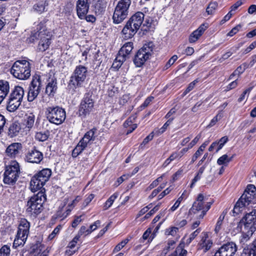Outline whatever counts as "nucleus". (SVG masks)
I'll return each instance as SVG.
<instances>
[{"label": "nucleus", "mask_w": 256, "mask_h": 256, "mask_svg": "<svg viewBox=\"0 0 256 256\" xmlns=\"http://www.w3.org/2000/svg\"><path fill=\"white\" fill-rule=\"evenodd\" d=\"M144 16L142 12H137L130 17L122 32L124 38L128 40L134 36L142 26Z\"/></svg>", "instance_id": "1"}, {"label": "nucleus", "mask_w": 256, "mask_h": 256, "mask_svg": "<svg viewBox=\"0 0 256 256\" xmlns=\"http://www.w3.org/2000/svg\"><path fill=\"white\" fill-rule=\"evenodd\" d=\"M46 200L45 190L44 188L36 194L32 196L28 201L26 211L30 215L36 216L43 210V204Z\"/></svg>", "instance_id": "2"}, {"label": "nucleus", "mask_w": 256, "mask_h": 256, "mask_svg": "<svg viewBox=\"0 0 256 256\" xmlns=\"http://www.w3.org/2000/svg\"><path fill=\"white\" fill-rule=\"evenodd\" d=\"M208 198L202 194H200L196 200L189 210L190 214H196V217L199 218H202L206 215V212L210 209L212 201L207 202Z\"/></svg>", "instance_id": "3"}, {"label": "nucleus", "mask_w": 256, "mask_h": 256, "mask_svg": "<svg viewBox=\"0 0 256 256\" xmlns=\"http://www.w3.org/2000/svg\"><path fill=\"white\" fill-rule=\"evenodd\" d=\"M10 72L16 78L21 80H27L30 76V64L26 60H16L12 66Z\"/></svg>", "instance_id": "4"}, {"label": "nucleus", "mask_w": 256, "mask_h": 256, "mask_svg": "<svg viewBox=\"0 0 256 256\" xmlns=\"http://www.w3.org/2000/svg\"><path fill=\"white\" fill-rule=\"evenodd\" d=\"M88 75V68L82 65L76 66L70 78L68 86L74 92L82 86Z\"/></svg>", "instance_id": "5"}, {"label": "nucleus", "mask_w": 256, "mask_h": 256, "mask_svg": "<svg viewBox=\"0 0 256 256\" xmlns=\"http://www.w3.org/2000/svg\"><path fill=\"white\" fill-rule=\"evenodd\" d=\"M20 174L18 163L16 160H12L5 166L4 174V182L9 186H14Z\"/></svg>", "instance_id": "6"}, {"label": "nucleus", "mask_w": 256, "mask_h": 256, "mask_svg": "<svg viewBox=\"0 0 256 256\" xmlns=\"http://www.w3.org/2000/svg\"><path fill=\"white\" fill-rule=\"evenodd\" d=\"M24 94V88L20 86H16L12 90L7 100V110L10 112L16 110L20 106Z\"/></svg>", "instance_id": "7"}, {"label": "nucleus", "mask_w": 256, "mask_h": 256, "mask_svg": "<svg viewBox=\"0 0 256 256\" xmlns=\"http://www.w3.org/2000/svg\"><path fill=\"white\" fill-rule=\"evenodd\" d=\"M132 0H120L117 3L112 16L113 22L119 24L128 15Z\"/></svg>", "instance_id": "8"}, {"label": "nucleus", "mask_w": 256, "mask_h": 256, "mask_svg": "<svg viewBox=\"0 0 256 256\" xmlns=\"http://www.w3.org/2000/svg\"><path fill=\"white\" fill-rule=\"evenodd\" d=\"M154 46L152 42L145 44L135 55L134 62L136 67H140L150 59L153 53Z\"/></svg>", "instance_id": "9"}, {"label": "nucleus", "mask_w": 256, "mask_h": 256, "mask_svg": "<svg viewBox=\"0 0 256 256\" xmlns=\"http://www.w3.org/2000/svg\"><path fill=\"white\" fill-rule=\"evenodd\" d=\"M48 120L52 124L60 125L64 122L66 118L64 109L58 106H48L46 110Z\"/></svg>", "instance_id": "10"}, {"label": "nucleus", "mask_w": 256, "mask_h": 256, "mask_svg": "<svg viewBox=\"0 0 256 256\" xmlns=\"http://www.w3.org/2000/svg\"><path fill=\"white\" fill-rule=\"evenodd\" d=\"M94 102L92 96L86 94L80 101L78 106L77 114L82 118H85L94 111Z\"/></svg>", "instance_id": "11"}, {"label": "nucleus", "mask_w": 256, "mask_h": 256, "mask_svg": "<svg viewBox=\"0 0 256 256\" xmlns=\"http://www.w3.org/2000/svg\"><path fill=\"white\" fill-rule=\"evenodd\" d=\"M240 230L254 232L256 230V210L246 214L238 224Z\"/></svg>", "instance_id": "12"}, {"label": "nucleus", "mask_w": 256, "mask_h": 256, "mask_svg": "<svg viewBox=\"0 0 256 256\" xmlns=\"http://www.w3.org/2000/svg\"><path fill=\"white\" fill-rule=\"evenodd\" d=\"M42 86L40 76L36 74L33 76L30 85L29 86L28 94V100L32 102L38 96Z\"/></svg>", "instance_id": "13"}, {"label": "nucleus", "mask_w": 256, "mask_h": 256, "mask_svg": "<svg viewBox=\"0 0 256 256\" xmlns=\"http://www.w3.org/2000/svg\"><path fill=\"white\" fill-rule=\"evenodd\" d=\"M42 86L40 76L36 74L33 76L30 85L29 86L28 94V100L32 102L38 96Z\"/></svg>", "instance_id": "14"}, {"label": "nucleus", "mask_w": 256, "mask_h": 256, "mask_svg": "<svg viewBox=\"0 0 256 256\" xmlns=\"http://www.w3.org/2000/svg\"><path fill=\"white\" fill-rule=\"evenodd\" d=\"M236 251V244L233 242H228L220 248L214 256H234Z\"/></svg>", "instance_id": "15"}, {"label": "nucleus", "mask_w": 256, "mask_h": 256, "mask_svg": "<svg viewBox=\"0 0 256 256\" xmlns=\"http://www.w3.org/2000/svg\"><path fill=\"white\" fill-rule=\"evenodd\" d=\"M92 0H78L76 2V10L78 18L83 20L88 12L90 2Z\"/></svg>", "instance_id": "16"}, {"label": "nucleus", "mask_w": 256, "mask_h": 256, "mask_svg": "<svg viewBox=\"0 0 256 256\" xmlns=\"http://www.w3.org/2000/svg\"><path fill=\"white\" fill-rule=\"evenodd\" d=\"M43 158V154L36 148L29 150L25 158L26 160L28 162L36 164H40Z\"/></svg>", "instance_id": "17"}, {"label": "nucleus", "mask_w": 256, "mask_h": 256, "mask_svg": "<svg viewBox=\"0 0 256 256\" xmlns=\"http://www.w3.org/2000/svg\"><path fill=\"white\" fill-rule=\"evenodd\" d=\"M200 240L198 242L199 248L206 252L212 247L213 242L206 232H202L200 234Z\"/></svg>", "instance_id": "18"}, {"label": "nucleus", "mask_w": 256, "mask_h": 256, "mask_svg": "<svg viewBox=\"0 0 256 256\" xmlns=\"http://www.w3.org/2000/svg\"><path fill=\"white\" fill-rule=\"evenodd\" d=\"M48 253L43 244L36 243L31 247L30 256H48Z\"/></svg>", "instance_id": "19"}, {"label": "nucleus", "mask_w": 256, "mask_h": 256, "mask_svg": "<svg viewBox=\"0 0 256 256\" xmlns=\"http://www.w3.org/2000/svg\"><path fill=\"white\" fill-rule=\"evenodd\" d=\"M35 122V116L33 113H29L25 116L24 120V124L26 128L28 130H30L32 128L34 129H36L38 130H39L38 128V122H36L35 126L34 124Z\"/></svg>", "instance_id": "20"}, {"label": "nucleus", "mask_w": 256, "mask_h": 256, "mask_svg": "<svg viewBox=\"0 0 256 256\" xmlns=\"http://www.w3.org/2000/svg\"><path fill=\"white\" fill-rule=\"evenodd\" d=\"M208 27L207 24H202L196 30L194 31L190 36L189 42L190 43L196 42Z\"/></svg>", "instance_id": "21"}, {"label": "nucleus", "mask_w": 256, "mask_h": 256, "mask_svg": "<svg viewBox=\"0 0 256 256\" xmlns=\"http://www.w3.org/2000/svg\"><path fill=\"white\" fill-rule=\"evenodd\" d=\"M96 128H92L88 131L80 140V141L86 147L93 143L96 139Z\"/></svg>", "instance_id": "22"}, {"label": "nucleus", "mask_w": 256, "mask_h": 256, "mask_svg": "<svg viewBox=\"0 0 256 256\" xmlns=\"http://www.w3.org/2000/svg\"><path fill=\"white\" fill-rule=\"evenodd\" d=\"M68 200L64 199V204L62 206H59L58 210L56 214V218H60L61 220H62L70 214L72 211V208H68L67 206H65Z\"/></svg>", "instance_id": "23"}, {"label": "nucleus", "mask_w": 256, "mask_h": 256, "mask_svg": "<svg viewBox=\"0 0 256 256\" xmlns=\"http://www.w3.org/2000/svg\"><path fill=\"white\" fill-rule=\"evenodd\" d=\"M30 223L25 218H22L18 226L17 234L24 236H28Z\"/></svg>", "instance_id": "24"}, {"label": "nucleus", "mask_w": 256, "mask_h": 256, "mask_svg": "<svg viewBox=\"0 0 256 256\" xmlns=\"http://www.w3.org/2000/svg\"><path fill=\"white\" fill-rule=\"evenodd\" d=\"M22 148V144L19 142H14L10 144L6 150L7 155L11 158H15L18 156Z\"/></svg>", "instance_id": "25"}, {"label": "nucleus", "mask_w": 256, "mask_h": 256, "mask_svg": "<svg viewBox=\"0 0 256 256\" xmlns=\"http://www.w3.org/2000/svg\"><path fill=\"white\" fill-rule=\"evenodd\" d=\"M9 82L5 80H0V104L10 92Z\"/></svg>", "instance_id": "26"}, {"label": "nucleus", "mask_w": 256, "mask_h": 256, "mask_svg": "<svg viewBox=\"0 0 256 256\" xmlns=\"http://www.w3.org/2000/svg\"><path fill=\"white\" fill-rule=\"evenodd\" d=\"M256 188L254 184L247 186L246 190L242 196L247 200V202H251L256 194Z\"/></svg>", "instance_id": "27"}, {"label": "nucleus", "mask_w": 256, "mask_h": 256, "mask_svg": "<svg viewBox=\"0 0 256 256\" xmlns=\"http://www.w3.org/2000/svg\"><path fill=\"white\" fill-rule=\"evenodd\" d=\"M250 203V202H247L246 200L241 196L234 206L233 212L238 214L242 212Z\"/></svg>", "instance_id": "28"}, {"label": "nucleus", "mask_w": 256, "mask_h": 256, "mask_svg": "<svg viewBox=\"0 0 256 256\" xmlns=\"http://www.w3.org/2000/svg\"><path fill=\"white\" fill-rule=\"evenodd\" d=\"M50 38L43 32L42 36L40 37V41L38 45V48L40 51L44 52L46 50L50 44Z\"/></svg>", "instance_id": "29"}, {"label": "nucleus", "mask_w": 256, "mask_h": 256, "mask_svg": "<svg viewBox=\"0 0 256 256\" xmlns=\"http://www.w3.org/2000/svg\"><path fill=\"white\" fill-rule=\"evenodd\" d=\"M57 82L55 78H52L46 88V93L49 96H54L57 90Z\"/></svg>", "instance_id": "30"}, {"label": "nucleus", "mask_w": 256, "mask_h": 256, "mask_svg": "<svg viewBox=\"0 0 256 256\" xmlns=\"http://www.w3.org/2000/svg\"><path fill=\"white\" fill-rule=\"evenodd\" d=\"M52 174V171L49 168H44L40 171L35 176L39 178L40 182L44 184L48 181Z\"/></svg>", "instance_id": "31"}, {"label": "nucleus", "mask_w": 256, "mask_h": 256, "mask_svg": "<svg viewBox=\"0 0 256 256\" xmlns=\"http://www.w3.org/2000/svg\"><path fill=\"white\" fill-rule=\"evenodd\" d=\"M90 4H92V10L96 14H101L104 11V7L100 0H92L90 2Z\"/></svg>", "instance_id": "32"}, {"label": "nucleus", "mask_w": 256, "mask_h": 256, "mask_svg": "<svg viewBox=\"0 0 256 256\" xmlns=\"http://www.w3.org/2000/svg\"><path fill=\"white\" fill-rule=\"evenodd\" d=\"M132 49L133 43L132 42H126L121 48L118 52V54L122 56L126 59Z\"/></svg>", "instance_id": "33"}, {"label": "nucleus", "mask_w": 256, "mask_h": 256, "mask_svg": "<svg viewBox=\"0 0 256 256\" xmlns=\"http://www.w3.org/2000/svg\"><path fill=\"white\" fill-rule=\"evenodd\" d=\"M35 175L32 178L30 182V189L32 192H35L44 186V184Z\"/></svg>", "instance_id": "34"}, {"label": "nucleus", "mask_w": 256, "mask_h": 256, "mask_svg": "<svg viewBox=\"0 0 256 256\" xmlns=\"http://www.w3.org/2000/svg\"><path fill=\"white\" fill-rule=\"evenodd\" d=\"M242 232V235L240 237L239 242L242 247H244L247 244V242L250 240V238L254 232L246 230L244 232L242 230H240Z\"/></svg>", "instance_id": "35"}, {"label": "nucleus", "mask_w": 256, "mask_h": 256, "mask_svg": "<svg viewBox=\"0 0 256 256\" xmlns=\"http://www.w3.org/2000/svg\"><path fill=\"white\" fill-rule=\"evenodd\" d=\"M242 254L246 256H256V240L251 244L244 247Z\"/></svg>", "instance_id": "36"}, {"label": "nucleus", "mask_w": 256, "mask_h": 256, "mask_svg": "<svg viewBox=\"0 0 256 256\" xmlns=\"http://www.w3.org/2000/svg\"><path fill=\"white\" fill-rule=\"evenodd\" d=\"M126 60L125 58L118 54L112 63V68L114 70H118Z\"/></svg>", "instance_id": "37"}, {"label": "nucleus", "mask_w": 256, "mask_h": 256, "mask_svg": "<svg viewBox=\"0 0 256 256\" xmlns=\"http://www.w3.org/2000/svg\"><path fill=\"white\" fill-rule=\"evenodd\" d=\"M20 130V126L18 123H12L8 128V134L10 138H13L18 134Z\"/></svg>", "instance_id": "38"}, {"label": "nucleus", "mask_w": 256, "mask_h": 256, "mask_svg": "<svg viewBox=\"0 0 256 256\" xmlns=\"http://www.w3.org/2000/svg\"><path fill=\"white\" fill-rule=\"evenodd\" d=\"M28 237L21 234H16V237L13 243V247L17 248L18 246H22L25 244Z\"/></svg>", "instance_id": "39"}, {"label": "nucleus", "mask_w": 256, "mask_h": 256, "mask_svg": "<svg viewBox=\"0 0 256 256\" xmlns=\"http://www.w3.org/2000/svg\"><path fill=\"white\" fill-rule=\"evenodd\" d=\"M86 148L80 140L72 152V156L76 158Z\"/></svg>", "instance_id": "40"}, {"label": "nucleus", "mask_w": 256, "mask_h": 256, "mask_svg": "<svg viewBox=\"0 0 256 256\" xmlns=\"http://www.w3.org/2000/svg\"><path fill=\"white\" fill-rule=\"evenodd\" d=\"M184 244L180 243L176 248L175 252L170 256H186L187 250L184 248Z\"/></svg>", "instance_id": "41"}, {"label": "nucleus", "mask_w": 256, "mask_h": 256, "mask_svg": "<svg viewBox=\"0 0 256 256\" xmlns=\"http://www.w3.org/2000/svg\"><path fill=\"white\" fill-rule=\"evenodd\" d=\"M49 136L48 131L36 132L35 134V138L40 142H44L48 140Z\"/></svg>", "instance_id": "42"}, {"label": "nucleus", "mask_w": 256, "mask_h": 256, "mask_svg": "<svg viewBox=\"0 0 256 256\" xmlns=\"http://www.w3.org/2000/svg\"><path fill=\"white\" fill-rule=\"evenodd\" d=\"M118 194L116 192H115L108 198V200L106 202L104 206V210H108L112 206L114 201L118 197Z\"/></svg>", "instance_id": "43"}, {"label": "nucleus", "mask_w": 256, "mask_h": 256, "mask_svg": "<svg viewBox=\"0 0 256 256\" xmlns=\"http://www.w3.org/2000/svg\"><path fill=\"white\" fill-rule=\"evenodd\" d=\"M48 5L46 1H42L36 4L34 6V9L40 14L42 13L45 10L46 6Z\"/></svg>", "instance_id": "44"}, {"label": "nucleus", "mask_w": 256, "mask_h": 256, "mask_svg": "<svg viewBox=\"0 0 256 256\" xmlns=\"http://www.w3.org/2000/svg\"><path fill=\"white\" fill-rule=\"evenodd\" d=\"M62 228V225L59 224L56 226L53 231L48 235V240H53L57 235H58Z\"/></svg>", "instance_id": "45"}, {"label": "nucleus", "mask_w": 256, "mask_h": 256, "mask_svg": "<svg viewBox=\"0 0 256 256\" xmlns=\"http://www.w3.org/2000/svg\"><path fill=\"white\" fill-rule=\"evenodd\" d=\"M201 228H198L193 232H192L188 237L186 239V242H184L187 245H188L192 240H194L196 237L201 232Z\"/></svg>", "instance_id": "46"}, {"label": "nucleus", "mask_w": 256, "mask_h": 256, "mask_svg": "<svg viewBox=\"0 0 256 256\" xmlns=\"http://www.w3.org/2000/svg\"><path fill=\"white\" fill-rule=\"evenodd\" d=\"M179 154L176 152H174L164 161L162 164V167H166L172 161L178 158Z\"/></svg>", "instance_id": "47"}, {"label": "nucleus", "mask_w": 256, "mask_h": 256, "mask_svg": "<svg viewBox=\"0 0 256 256\" xmlns=\"http://www.w3.org/2000/svg\"><path fill=\"white\" fill-rule=\"evenodd\" d=\"M43 32L38 31L35 32H32L29 38L27 39L28 43H33L35 42L36 40L38 39V37L40 38L42 36Z\"/></svg>", "instance_id": "48"}, {"label": "nucleus", "mask_w": 256, "mask_h": 256, "mask_svg": "<svg viewBox=\"0 0 256 256\" xmlns=\"http://www.w3.org/2000/svg\"><path fill=\"white\" fill-rule=\"evenodd\" d=\"M108 94L110 98H116L118 96V88L113 86H109Z\"/></svg>", "instance_id": "49"}, {"label": "nucleus", "mask_w": 256, "mask_h": 256, "mask_svg": "<svg viewBox=\"0 0 256 256\" xmlns=\"http://www.w3.org/2000/svg\"><path fill=\"white\" fill-rule=\"evenodd\" d=\"M231 160L232 158H230L227 154H224L218 158L217 164L218 165L227 164Z\"/></svg>", "instance_id": "50"}, {"label": "nucleus", "mask_w": 256, "mask_h": 256, "mask_svg": "<svg viewBox=\"0 0 256 256\" xmlns=\"http://www.w3.org/2000/svg\"><path fill=\"white\" fill-rule=\"evenodd\" d=\"M217 7L218 4L216 2H210L206 8V12L208 14H212L214 13Z\"/></svg>", "instance_id": "51"}, {"label": "nucleus", "mask_w": 256, "mask_h": 256, "mask_svg": "<svg viewBox=\"0 0 256 256\" xmlns=\"http://www.w3.org/2000/svg\"><path fill=\"white\" fill-rule=\"evenodd\" d=\"M10 246L7 244L4 245L0 248V256H10Z\"/></svg>", "instance_id": "52"}, {"label": "nucleus", "mask_w": 256, "mask_h": 256, "mask_svg": "<svg viewBox=\"0 0 256 256\" xmlns=\"http://www.w3.org/2000/svg\"><path fill=\"white\" fill-rule=\"evenodd\" d=\"M175 246L176 241L174 240H168L166 246L163 250V252L166 254L169 250L173 249L175 247Z\"/></svg>", "instance_id": "53"}, {"label": "nucleus", "mask_w": 256, "mask_h": 256, "mask_svg": "<svg viewBox=\"0 0 256 256\" xmlns=\"http://www.w3.org/2000/svg\"><path fill=\"white\" fill-rule=\"evenodd\" d=\"M174 120V118H172L168 119L166 122L163 125V126L158 130V134L160 135L164 133L166 130L167 128L170 126L172 122Z\"/></svg>", "instance_id": "54"}, {"label": "nucleus", "mask_w": 256, "mask_h": 256, "mask_svg": "<svg viewBox=\"0 0 256 256\" xmlns=\"http://www.w3.org/2000/svg\"><path fill=\"white\" fill-rule=\"evenodd\" d=\"M242 66H240L237 68L230 75L229 77V80L234 79V77L235 76H239L242 74L244 72V70L242 68Z\"/></svg>", "instance_id": "55"}, {"label": "nucleus", "mask_w": 256, "mask_h": 256, "mask_svg": "<svg viewBox=\"0 0 256 256\" xmlns=\"http://www.w3.org/2000/svg\"><path fill=\"white\" fill-rule=\"evenodd\" d=\"M151 233V230L150 228L147 229L145 232L144 233L142 239L140 240L141 242H144V240H148V242H151L153 238H149L150 234Z\"/></svg>", "instance_id": "56"}, {"label": "nucleus", "mask_w": 256, "mask_h": 256, "mask_svg": "<svg viewBox=\"0 0 256 256\" xmlns=\"http://www.w3.org/2000/svg\"><path fill=\"white\" fill-rule=\"evenodd\" d=\"M199 82L198 79H196L193 82H191L188 86L186 89L184 90V92L183 93L184 95H186L188 93L190 92L192 90L196 84Z\"/></svg>", "instance_id": "57"}, {"label": "nucleus", "mask_w": 256, "mask_h": 256, "mask_svg": "<svg viewBox=\"0 0 256 256\" xmlns=\"http://www.w3.org/2000/svg\"><path fill=\"white\" fill-rule=\"evenodd\" d=\"M184 193H182V194L176 200L174 204L171 207L170 210L172 212L176 210L178 208L180 202L184 200Z\"/></svg>", "instance_id": "58"}, {"label": "nucleus", "mask_w": 256, "mask_h": 256, "mask_svg": "<svg viewBox=\"0 0 256 256\" xmlns=\"http://www.w3.org/2000/svg\"><path fill=\"white\" fill-rule=\"evenodd\" d=\"M222 117V114L218 113L216 116H215L210 122V124L208 126V127L210 128L214 126L218 120H220Z\"/></svg>", "instance_id": "59"}, {"label": "nucleus", "mask_w": 256, "mask_h": 256, "mask_svg": "<svg viewBox=\"0 0 256 256\" xmlns=\"http://www.w3.org/2000/svg\"><path fill=\"white\" fill-rule=\"evenodd\" d=\"M129 239L126 238L124 240L122 241L120 243L116 246L114 250V252H116L120 251L124 246L129 242Z\"/></svg>", "instance_id": "60"}, {"label": "nucleus", "mask_w": 256, "mask_h": 256, "mask_svg": "<svg viewBox=\"0 0 256 256\" xmlns=\"http://www.w3.org/2000/svg\"><path fill=\"white\" fill-rule=\"evenodd\" d=\"M228 141V138L227 136H223L222 137L218 142H217L218 143V147L216 150V152H218L219 151L220 149L222 148L224 146V144Z\"/></svg>", "instance_id": "61"}, {"label": "nucleus", "mask_w": 256, "mask_h": 256, "mask_svg": "<svg viewBox=\"0 0 256 256\" xmlns=\"http://www.w3.org/2000/svg\"><path fill=\"white\" fill-rule=\"evenodd\" d=\"M136 118V116H132L129 117L124 123V128H128L132 124H134V122H135Z\"/></svg>", "instance_id": "62"}, {"label": "nucleus", "mask_w": 256, "mask_h": 256, "mask_svg": "<svg viewBox=\"0 0 256 256\" xmlns=\"http://www.w3.org/2000/svg\"><path fill=\"white\" fill-rule=\"evenodd\" d=\"M242 26L240 24H238L235 27L232 28V30L228 32L227 34L228 36H232L236 34L242 28Z\"/></svg>", "instance_id": "63"}, {"label": "nucleus", "mask_w": 256, "mask_h": 256, "mask_svg": "<svg viewBox=\"0 0 256 256\" xmlns=\"http://www.w3.org/2000/svg\"><path fill=\"white\" fill-rule=\"evenodd\" d=\"M178 56L176 55H174L166 63L164 66V68L166 70L168 68L171 66H172L176 61L178 60Z\"/></svg>", "instance_id": "64"}]
</instances>
